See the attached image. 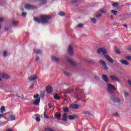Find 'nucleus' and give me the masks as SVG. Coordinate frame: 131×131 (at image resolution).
Wrapping results in <instances>:
<instances>
[{"label": "nucleus", "mask_w": 131, "mask_h": 131, "mask_svg": "<svg viewBox=\"0 0 131 131\" xmlns=\"http://www.w3.org/2000/svg\"><path fill=\"white\" fill-rule=\"evenodd\" d=\"M25 8V9H27V10H34V9H36V8L35 6H33L29 4L26 5Z\"/></svg>", "instance_id": "nucleus-8"}, {"label": "nucleus", "mask_w": 131, "mask_h": 131, "mask_svg": "<svg viewBox=\"0 0 131 131\" xmlns=\"http://www.w3.org/2000/svg\"><path fill=\"white\" fill-rule=\"evenodd\" d=\"M98 54H102L103 55L107 53L106 50L103 48H100L97 50Z\"/></svg>", "instance_id": "nucleus-4"}, {"label": "nucleus", "mask_w": 131, "mask_h": 131, "mask_svg": "<svg viewBox=\"0 0 131 131\" xmlns=\"http://www.w3.org/2000/svg\"><path fill=\"white\" fill-rule=\"evenodd\" d=\"M0 117H4V114H0Z\"/></svg>", "instance_id": "nucleus-57"}, {"label": "nucleus", "mask_w": 131, "mask_h": 131, "mask_svg": "<svg viewBox=\"0 0 131 131\" xmlns=\"http://www.w3.org/2000/svg\"><path fill=\"white\" fill-rule=\"evenodd\" d=\"M45 131H54L53 129H51V128H46L45 129Z\"/></svg>", "instance_id": "nucleus-39"}, {"label": "nucleus", "mask_w": 131, "mask_h": 131, "mask_svg": "<svg viewBox=\"0 0 131 131\" xmlns=\"http://www.w3.org/2000/svg\"><path fill=\"white\" fill-rule=\"evenodd\" d=\"M77 118V115L72 116V115H70L68 116L69 120H74V119H75Z\"/></svg>", "instance_id": "nucleus-17"}, {"label": "nucleus", "mask_w": 131, "mask_h": 131, "mask_svg": "<svg viewBox=\"0 0 131 131\" xmlns=\"http://www.w3.org/2000/svg\"><path fill=\"white\" fill-rule=\"evenodd\" d=\"M8 54V52H7L6 50H4L3 51V56L5 57Z\"/></svg>", "instance_id": "nucleus-38"}, {"label": "nucleus", "mask_w": 131, "mask_h": 131, "mask_svg": "<svg viewBox=\"0 0 131 131\" xmlns=\"http://www.w3.org/2000/svg\"><path fill=\"white\" fill-rule=\"evenodd\" d=\"M35 2H39L42 5L47 4V0H35Z\"/></svg>", "instance_id": "nucleus-23"}, {"label": "nucleus", "mask_w": 131, "mask_h": 131, "mask_svg": "<svg viewBox=\"0 0 131 131\" xmlns=\"http://www.w3.org/2000/svg\"><path fill=\"white\" fill-rule=\"evenodd\" d=\"M5 20V18L4 17H0V22H3Z\"/></svg>", "instance_id": "nucleus-48"}, {"label": "nucleus", "mask_w": 131, "mask_h": 131, "mask_svg": "<svg viewBox=\"0 0 131 131\" xmlns=\"http://www.w3.org/2000/svg\"><path fill=\"white\" fill-rule=\"evenodd\" d=\"M127 82H128V83L131 86V80H128Z\"/></svg>", "instance_id": "nucleus-53"}, {"label": "nucleus", "mask_w": 131, "mask_h": 131, "mask_svg": "<svg viewBox=\"0 0 131 131\" xmlns=\"http://www.w3.org/2000/svg\"><path fill=\"white\" fill-rule=\"evenodd\" d=\"M115 52L116 54H121V52H120L119 49L117 47H115Z\"/></svg>", "instance_id": "nucleus-24"}, {"label": "nucleus", "mask_w": 131, "mask_h": 131, "mask_svg": "<svg viewBox=\"0 0 131 131\" xmlns=\"http://www.w3.org/2000/svg\"><path fill=\"white\" fill-rule=\"evenodd\" d=\"M104 57H105V59H106V60L108 61H109L110 62H111V63H114V61L113 60V59L109 55H105Z\"/></svg>", "instance_id": "nucleus-11"}, {"label": "nucleus", "mask_w": 131, "mask_h": 131, "mask_svg": "<svg viewBox=\"0 0 131 131\" xmlns=\"http://www.w3.org/2000/svg\"><path fill=\"white\" fill-rule=\"evenodd\" d=\"M110 78L112 80L116 81L118 83H120V80L119 78L117 76H116V75H113L110 76Z\"/></svg>", "instance_id": "nucleus-6"}, {"label": "nucleus", "mask_w": 131, "mask_h": 131, "mask_svg": "<svg viewBox=\"0 0 131 131\" xmlns=\"http://www.w3.org/2000/svg\"><path fill=\"white\" fill-rule=\"evenodd\" d=\"M75 93L77 94V96H82L83 95V91L82 90L76 89L75 90Z\"/></svg>", "instance_id": "nucleus-9"}, {"label": "nucleus", "mask_w": 131, "mask_h": 131, "mask_svg": "<svg viewBox=\"0 0 131 131\" xmlns=\"http://www.w3.org/2000/svg\"><path fill=\"white\" fill-rule=\"evenodd\" d=\"M54 98L55 100H59L60 97L58 95V94H55L54 96Z\"/></svg>", "instance_id": "nucleus-32"}, {"label": "nucleus", "mask_w": 131, "mask_h": 131, "mask_svg": "<svg viewBox=\"0 0 131 131\" xmlns=\"http://www.w3.org/2000/svg\"><path fill=\"white\" fill-rule=\"evenodd\" d=\"M67 52L70 56L73 55L74 54L73 47L71 46H68Z\"/></svg>", "instance_id": "nucleus-5"}, {"label": "nucleus", "mask_w": 131, "mask_h": 131, "mask_svg": "<svg viewBox=\"0 0 131 131\" xmlns=\"http://www.w3.org/2000/svg\"><path fill=\"white\" fill-rule=\"evenodd\" d=\"M82 26H83V25L79 24V25L77 26V27L80 28V27H82Z\"/></svg>", "instance_id": "nucleus-51"}, {"label": "nucleus", "mask_w": 131, "mask_h": 131, "mask_svg": "<svg viewBox=\"0 0 131 131\" xmlns=\"http://www.w3.org/2000/svg\"><path fill=\"white\" fill-rule=\"evenodd\" d=\"M47 113V110H45V111L44 112V117L46 118V119H49L50 117H48V116L46 114Z\"/></svg>", "instance_id": "nucleus-34"}, {"label": "nucleus", "mask_w": 131, "mask_h": 131, "mask_svg": "<svg viewBox=\"0 0 131 131\" xmlns=\"http://www.w3.org/2000/svg\"><path fill=\"white\" fill-rule=\"evenodd\" d=\"M84 36H87V35H86V34H83L82 35V37H84Z\"/></svg>", "instance_id": "nucleus-58"}, {"label": "nucleus", "mask_w": 131, "mask_h": 131, "mask_svg": "<svg viewBox=\"0 0 131 131\" xmlns=\"http://www.w3.org/2000/svg\"><path fill=\"white\" fill-rule=\"evenodd\" d=\"M10 117L11 120V121H14L16 119L15 116L14 115H10L9 116Z\"/></svg>", "instance_id": "nucleus-33"}, {"label": "nucleus", "mask_w": 131, "mask_h": 131, "mask_svg": "<svg viewBox=\"0 0 131 131\" xmlns=\"http://www.w3.org/2000/svg\"><path fill=\"white\" fill-rule=\"evenodd\" d=\"M107 88L106 89V91H107V92H108L111 94V95L114 94V91L116 90V89L115 87V86L112 84L109 83L107 84Z\"/></svg>", "instance_id": "nucleus-2"}, {"label": "nucleus", "mask_w": 131, "mask_h": 131, "mask_svg": "<svg viewBox=\"0 0 131 131\" xmlns=\"http://www.w3.org/2000/svg\"><path fill=\"white\" fill-rule=\"evenodd\" d=\"M27 15V13L26 12H22V16H24V17H25L26 15Z\"/></svg>", "instance_id": "nucleus-46"}, {"label": "nucleus", "mask_w": 131, "mask_h": 131, "mask_svg": "<svg viewBox=\"0 0 131 131\" xmlns=\"http://www.w3.org/2000/svg\"><path fill=\"white\" fill-rule=\"evenodd\" d=\"M0 77H2L3 78H5V79L10 78L9 76L7 74H5V73L0 74Z\"/></svg>", "instance_id": "nucleus-16"}, {"label": "nucleus", "mask_w": 131, "mask_h": 131, "mask_svg": "<svg viewBox=\"0 0 131 131\" xmlns=\"http://www.w3.org/2000/svg\"><path fill=\"white\" fill-rule=\"evenodd\" d=\"M6 131H13L12 129H8Z\"/></svg>", "instance_id": "nucleus-56"}, {"label": "nucleus", "mask_w": 131, "mask_h": 131, "mask_svg": "<svg viewBox=\"0 0 131 131\" xmlns=\"http://www.w3.org/2000/svg\"><path fill=\"white\" fill-rule=\"evenodd\" d=\"M101 16H102V14L99 13H97L95 17L96 18H100Z\"/></svg>", "instance_id": "nucleus-35"}, {"label": "nucleus", "mask_w": 131, "mask_h": 131, "mask_svg": "<svg viewBox=\"0 0 131 131\" xmlns=\"http://www.w3.org/2000/svg\"><path fill=\"white\" fill-rule=\"evenodd\" d=\"M39 60V59L38 57H37L35 58V61L36 62H38Z\"/></svg>", "instance_id": "nucleus-49"}, {"label": "nucleus", "mask_w": 131, "mask_h": 131, "mask_svg": "<svg viewBox=\"0 0 131 131\" xmlns=\"http://www.w3.org/2000/svg\"><path fill=\"white\" fill-rule=\"evenodd\" d=\"M126 59L129 60H131V56H127Z\"/></svg>", "instance_id": "nucleus-43"}, {"label": "nucleus", "mask_w": 131, "mask_h": 131, "mask_svg": "<svg viewBox=\"0 0 131 131\" xmlns=\"http://www.w3.org/2000/svg\"><path fill=\"white\" fill-rule=\"evenodd\" d=\"M42 95H43V98H44V95H45V93H43V94H41Z\"/></svg>", "instance_id": "nucleus-60"}, {"label": "nucleus", "mask_w": 131, "mask_h": 131, "mask_svg": "<svg viewBox=\"0 0 131 131\" xmlns=\"http://www.w3.org/2000/svg\"><path fill=\"white\" fill-rule=\"evenodd\" d=\"M52 59L54 60L55 61L58 62L59 61V58H57L55 56H52Z\"/></svg>", "instance_id": "nucleus-25"}, {"label": "nucleus", "mask_w": 131, "mask_h": 131, "mask_svg": "<svg viewBox=\"0 0 131 131\" xmlns=\"http://www.w3.org/2000/svg\"><path fill=\"white\" fill-rule=\"evenodd\" d=\"M110 99L111 100L114 101V102L116 103H120V100L119 98L116 97L115 95H113V94H112L110 96Z\"/></svg>", "instance_id": "nucleus-3"}, {"label": "nucleus", "mask_w": 131, "mask_h": 131, "mask_svg": "<svg viewBox=\"0 0 131 131\" xmlns=\"http://www.w3.org/2000/svg\"><path fill=\"white\" fill-rule=\"evenodd\" d=\"M40 98H38V99H35V100L34 101L33 104L35 105H38L39 103H40Z\"/></svg>", "instance_id": "nucleus-15"}, {"label": "nucleus", "mask_w": 131, "mask_h": 131, "mask_svg": "<svg viewBox=\"0 0 131 131\" xmlns=\"http://www.w3.org/2000/svg\"><path fill=\"white\" fill-rule=\"evenodd\" d=\"M123 26H124V27H125V28H127V25H123Z\"/></svg>", "instance_id": "nucleus-54"}, {"label": "nucleus", "mask_w": 131, "mask_h": 131, "mask_svg": "<svg viewBox=\"0 0 131 131\" xmlns=\"http://www.w3.org/2000/svg\"><path fill=\"white\" fill-rule=\"evenodd\" d=\"M82 114L84 115H90L91 112L88 111H85L82 112Z\"/></svg>", "instance_id": "nucleus-31"}, {"label": "nucleus", "mask_w": 131, "mask_h": 131, "mask_svg": "<svg viewBox=\"0 0 131 131\" xmlns=\"http://www.w3.org/2000/svg\"><path fill=\"white\" fill-rule=\"evenodd\" d=\"M39 97V95L38 94H36L35 95H34L33 97L36 99V98H38Z\"/></svg>", "instance_id": "nucleus-44"}, {"label": "nucleus", "mask_w": 131, "mask_h": 131, "mask_svg": "<svg viewBox=\"0 0 131 131\" xmlns=\"http://www.w3.org/2000/svg\"><path fill=\"white\" fill-rule=\"evenodd\" d=\"M99 62L100 63V64H101L103 66L104 70L108 69V68L106 64V62L104 60H100Z\"/></svg>", "instance_id": "nucleus-12"}, {"label": "nucleus", "mask_w": 131, "mask_h": 131, "mask_svg": "<svg viewBox=\"0 0 131 131\" xmlns=\"http://www.w3.org/2000/svg\"><path fill=\"white\" fill-rule=\"evenodd\" d=\"M91 22L94 24H96L97 23V19L94 17L91 18Z\"/></svg>", "instance_id": "nucleus-26"}, {"label": "nucleus", "mask_w": 131, "mask_h": 131, "mask_svg": "<svg viewBox=\"0 0 131 131\" xmlns=\"http://www.w3.org/2000/svg\"><path fill=\"white\" fill-rule=\"evenodd\" d=\"M34 52L36 54H42V51L39 49H34Z\"/></svg>", "instance_id": "nucleus-20"}, {"label": "nucleus", "mask_w": 131, "mask_h": 131, "mask_svg": "<svg viewBox=\"0 0 131 131\" xmlns=\"http://www.w3.org/2000/svg\"><path fill=\"white\" fill-rule=\"evenodd\" d=\"M46 92L49 94H51L53 92V88L49 85L46 87Z\"/></svg>", "instance_id": "nucleus-7"}, {"label": "nucleus", "mask_w": 131, "mask_h": 131, "mask_svg": "<svg viewBox=\"0 0 131 131\" xmlns=\"http://www.w3.org/2000/svg\"><path fill=\"white\" fill-rule=\"evenodd\" d=\"M113 115H114V116H115V117H118L119 116V115H118V113H116L115 114H114Z\"/></svg>", "instance_id": "nucleus-50"}, {"label": "nucleus", "mask_w": 131, "mask_h": 131, "mask_svg": "<svg viewBox=\"0 0 131 131\" xmlns=\"http://www.w3.org/2000/svg\"><path fill=\"white\" fill-rule=\"evenodd\" d=\"M74 91L73 90V89H72V88H69L68 89V90L66 92V94H70L71 93H73Z\"/></svg>", "instance_id": "nucleus-22"}, {"label": "nucleus", "mask_w": 131, "mask_h": 131, "mask_svg": "<svg viewBox=\"0 0 131 131\" xmlns=\"http://www.w3.org/2000/svg\"><path fill=\"white\" fill-rule=\"evenodd\" d=\"M28 79L30 81H32L37 79V76H33L31 77H28Z\"/></svg>", "instance_id": "nucleus-18"}, {"label": "nucleus", "mask_w": 131, "mask_h": 131, "mask_svg": "<svg viewBox=\"0 0 131 131\" xmlns=\"http://www.w3.org/2000/svg\"><path fill=\"white\" fill-rule=\"evenodd\" d=\"M6 111L5 107L4 106H2L1 108V113H4Z\"/></svg>", "instance_id": "nucleus-27"}, {"label": "nucleus", "mask_w": 131, "mask_h": 131, "mask_svg": "<svg viewBox=\"0 0 131 131\" xmlns=\"http://www.w3.org/2000/svg\"><path fill=\"white\" fill-rule=\"evenodd\" d=\"M35 120L37 122H40V119L39 117H36L35 118Z\"/></svg>", "instance_id": "nucleus-40"}, {"label": "nucleus", "mask_w": 131, "mask_h": 131, "mask_svg": "<svg viewBox=\"0 0 131 131\" xmlns=\"http://www.w3.org/2000/svg\"><path fill=\"white\" fill-rule=\"evenodd\" d=\"M118 12L117 11H116V10H112L111 11V13H112V14L113 15H114V16H117V13Z\"/></svg>", "instance_id": "nucleus-29"}, {"label": "nucleus", "mask_w": 131, "mask_h": 131, "mask_svg": "<svg viewBox=\"0 0 131 131\" xmlns=\"http://www.w3.org/2000/svg\"><path fill=\"white\" fill-rule=\"evenodd\" d=\"M70 108H71L74 110H77L79 108V104H70L69 105Z\"/></svg>", "instance_id": "nucleus-10"}, {"label": "nucleus", "mask_w": 131, "mask_h": 131, "mask_svg": "<svg viewBox=\"0 0 131 131\" xmlns=\"http://www.w3.org/2000/svg\"><path fill=\"white\" fill-rule=\"evenodd\" d=\"M63 112H64L65 113H68L69 112V109L68 107H65L63 108Z\"/></svg>", "instance_id": "nucleus-28"}, {"label": "nucleus", "mask_w": 131, "mask_h": 131, "mask_svg": "<svg viewBox=\"0 0 131 131\" xmlns=\"http://www.w3.org/2000/svg\"><path fill=\"white\" fill-rule=\"evenodd\" d=\"M112 6L115 7H117L118 6V3H114L112 4Z\"/></svg>", "instance_id": "nucleus-41"}, {"label": "nucleus", "mask_w": 131, "mask_h": 131, "mask_svg": "<svg viewBox=\"0 0 131 131\" xmlns=\"http://www.w3.org/2000/svg\"><path fill=\"white\" fill-rule=\"evenodd\" d=\"M120 62L124 65H127V66L129 65V63L128 62L127 60H120Z\"/></svg>", "instance_id": "nucleus-19"}, {"label": "nucleus", "mask_w": 131, "mask_h": 131, "mask_svg": "<svg viewBox=\"0 0 131 131\" xmlns=\"http://www.w3.org/2000/svg\"><path fill=\"white\" fill-rule=\"evenodd\" d=\"M102 79L106 83H109V80L106 75H103Z\"/></svg>", "instance_id": "nucleus-13"}, {"label": "nucleus", "mask_w": 131, "mask_h": 131, "mask_svg": "<svg viewBox=\"0 0 131 131\" xmlns=\"http://www.w3.org/2000/svg\"><path fill=\"white\" fill-rule=\"evenodd\" d=\"M68 62L69 63H71L72 66H75L76 65V63L73 60H71L70 59H68Z\"/></svg>", "instance_id": "nucleus-30"}, {"label": "nucleus", "mask_w": 131, "mask_h": 131, "mask_svg": "<svg viewBox=\"0 0 131 131\" xmlns=\"http://www.w3.org/2000/svg\"><path fill=\"white\" fill-rule=\"evenodd\" d=\"M1 28H2V27H1V25H0V29H1Z\"/></svg>", "instance_id": "nucleus-61"}, {"label": "nucleus", "mask_w": 131, "mask_h": 131, "mask_svg": "<svg viewBox=\"0 0 131 131\" xmlns=\"http://www.w3.org/2000/svg\"><path fill=\"white\" fill-rule=\"evenodd\" d=\"M63 74H64V75L66 76H69V73H67V72H63Z\"/></svg>", "instance_id": "nucleus-47"}, {"label": "nucleus", "mask_w": 131, "mask_h": 131, "mask_svg": "<svg viewBox=\"0 0 131 131\" xmlns=\"http://www.w3.org/2000/svg\"><path fill=\"white\" fill-rule=\"evenodd\" d=\"M54 117L57 119H59L61 117V114H59L58 113H56L54 115Z\"/></svg>", "instance_id": "nucleus-21"}, {"label": "nucleus", "mask_w": 131, "mask_h": 131, "mask_svg": "<svg viewBox=\"0 0 131 131\" xmlns=\"http://www.w3.org/2000/svg\"><path fill=\"white\" fill-rule=\"evenodd\" d=\"M123 95H124V97L125 98L129 96L128 92H124Z\"/></svg>", "instance_id": "nucleus-36"}, {"label": "nucleus", "mask_w": 131, "mask_h": 131, "mask_svg": "<svg viewBox=\"0 0 131 131\" xmlns=\"http://www.w3.org/2000/svg\"><path fill=\"white\" fill-rule=\"evenodd\" d=\"M34 88V84H32L30 86V89H32Z\"/></svg>", "instance_id": "nucleus-52"}, {"label": "nucleus", "mask_w": 131, "mask_h": 131, "mask_svg": "<svg viewBox=\"0 0 131 131\" xmlns=\"http://www.w3.org/2000/svg\"><path fill=\"white\" fill-rule=\"evenodd\" d=\"M59 16H65V12H59Z\"/></svg>", "instance_id": "nucleus-37"}, {"label": "nucleus", "mask_w": 131, "mask_h": 131, "mask_svg": "<svg viewBox=\"0 0 131 131\" xmlns=\"http://www.w3.org/2000/svg\"><path fill=\"white\" fill-rule=\"evenodd\" d=\"M1 80H2V79H1V77H0V81H1Z\"/></svg>", "instance_id": "nucleus-62"}, {"label": "nucleus", "mask_w": 131, "mask_h": 131, "mask_svg": "<svg viewBox=\"0 0 131 131\" xmlns=\"http://www.w3.org/2000/svg\"><path fill=\"white\" fill-rule=\"evenodd\" d=\"M5 30H6V31L9 30V28H5Z\"/></svg>", "instance_id": "nucleus-59"}, {"label": "nucleus", "mask_w": 131, "mask_h": 131, "mask_svg": "<svg viewBox=\"0 0 131 131\" xmlns=\"http://www.w3.org/2000/svg\"><path fill=\"white\" fill-rule=\"evenodd\" d=\"M12 24L13 25H17V24H18V21H14L12 22Z\"/></svg>", "instance_id": "nucleus-45"}, {"label": "nucleus", "mask_w": 131, "mask_h": 131, "mask_svg": "<svg viewBox=\"0 0 131 131\" xmlns=\"http://www.w3.org/2000/svg\"><path fill=\"white\" fill-rule=\"evenodd\" d=\"M99 12H101V13H107V11H106L105 10H100Z\"/></svg>", "instance_id": "nucleus-42"}, {"label": "nucleus", "mask_w": 131, "mask_h": 131, "mask_svg": "<svg viewBox=\"0 0 131 131\" xmlns=\"http://www.w3.org/2000/svg\"><path fill=\"white\" fill-rule=\"evenodd\" d=\"M51 19V16L49 15H41L40 18L35 17L34 18V21L37 22V23H42L43 24H47L49 23V20Z\"/></svg>", "instance_id": "nucleus-1"}, {"label": "nucleus", "mask_w": 131, "mask_h": 131, "mask_svg": "<svg viewBox=\"0 0 131 131\" xmlns=\"http://www.w3.org/2000/svg\"><path fill=\"white\" fill-rule=\"evenodd\" d=\"M72 3L73 4H74V3H77V1H72Z\"/></svg>", "instance_id": "nucleus-55"}, {"label": "nucleus", "mask_w": 131, "mask_h": 131, "mask_svg": "<svg viewBox=\"0 0 131 131\" xmlns=\"http://www.w3.org/2000/svg\"><path fill=\"white\" fill-rule=\"evenodd\" d=\"M68 118V115L66 114H63L62 118L61 119L63 122H66L67 121V118Z\"/></svg>", "instance_id": "nucleus-14"}]
</instances>
